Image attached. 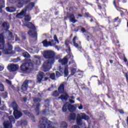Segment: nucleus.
I'll return each mask as SVG.
<instances>
[{
  "label": "nucleus",
  "mask_w": 128,
  "mask_h": 128,
  "mask_svg": "<svg viewBox=\"0 0 128 128\" xmlns=\"http://www.w3.org/2000/svg\"><path fill=\"white\" fill-rule=\"evenodd\" d=\"M124 62H126L127 66L128 67V59L126 58V57H124Z\"/></svg>",
  "instance_id": "39"
},
{
  "label": "nucleus",
  "mask_w": 128,
  "mask_h": 128,
  "mask_svg": "<svg viewBox=\"0 0 128 128\" xmlns=\"http://www.w3.org/2000/svg\"><path fill=\"white\" fill-rule=\"evenodd\" d=\"M72 42L75 48H76L78 50L82 48V46H80V42L78 40V38L76 36H75L73 38Z\"/></svg>",
  "instance_id": "13"
},
{
  "label": "nucleus",
  "mask_w": 128,
  "mask_h": 128,
  "mask_svg": "<svg viewBox=\"0 0 128 128\" xmlns=\"http://www.w3.org/2000/svg\"><path fill=\"white\" fill-rule=\"evenodd\" d=\"M77 100H80V98H77Z\"/></svg>",
  "instance_id": "57"
},
{
  "label": "nucleus",
  "mask_w": 128,
  "mask_h": 128,
  "mask_svg": "<svg viewBox=\"0 0 128 128\" xmlns=\"http://www.w3.org/2000/svg\"><path fill=\"white\" fill-rule=\"evenodd\" d=\"M74 128H80V127L78 126H74Z\"/></svg>",
  "instance_id": "49"
},
{
  "label": "nucleus",
  "mask_w": 128,
  "mask_h": 128,
  "mask_svg": "<svg viewBox=\"0 0 128 128\" xmlns=\"http://www.w3.org/2000/svg\"><path fill=\"white\" fill-rule=\"evenodd\" d=\"M78 108L79 110H82V106L80 105Z\"/></svg>",
  "instance_id": "47"
},
{
  "label": "nucleus",
  "mask_w": 128,
  "mask_h": 128,
  "mask_svg": "<svg viewBox=\"0 0 128 128\" xmlns=\"http://www.w3.org/2000/svg\"><path fill=\"white\" fill-rule=\"evenodd\" d=\"M34 102L35 104H36V110H38V109L40 108V104H38V102H40V98H35L34 100Z\"/></svg>",
  "instance_id": "21"
},
{
  "label": "nucleus",
  "mask_w": 128,
  "mask_h": 128,
  "mask_svg": "<svg viewBox=\"0 0 128 128\" xmlns=\"http://www.w3.org/2000/svg\"><path fill=\"white\" fill-rule=\"evenodd\" d=\"M8 69L10 72H16L18 70V66L16 64H10L8 65Z\"/></svg>",
  "instance_id": "17"
},
{
  "label": "nucleus",
  "mask_w": 128,
  "mask_h": 128,
  "mask_svg": "<svg viewBox=\"0 0 128 128\" xmlns=\"http://www.w3.org/2000/svg\"><path fill=\"white\" fill-rule=\"evenodd\" d=\"M12 110H10V114H12Z\"/></svg>",
  "instance_id": "55"
},
{
  "label": "nucleus",
  "mask_w": 128,
  "mask_h": 128,
  "mask_svg": "<svg viewBox=\"0 0 128 128\" xmlns=\"http://www.w3.org/2000/svg\"><path fill=\"white\" fill-rule=\"evenodd\" d=\"M0 24H2V22H0Z\"/></svg>",
  "instance_id": "62"
},
{
  "label": "nucleus",
  "mask_w": 128,
  "mask_h": 128,
  "mask_svg": "<svg viewBox=\"0 0 128 128\" xmlns=\"http://www.w3.org/2000/svg\"><path fill=\"white\" fill-rule=\"evenodd\" d=\"M68 110L70 112H73L74 110V106L70 104V102H66L62 107V112H66Z\"/></svg>",
  "instance_id": "12"
},
{
  "label": "nucleus",
  "mask_w": 128,
  "mask_h": 128,
  "mask_svg": "<svg viewBox=\"0 0 128 128\" xmlns=\"http://www.w3.org/2000/svg\"><path fill=\"white\" fill-rule=\"evenodd\" d=\"M23 100L25 102H26V98H24Z\"/></svg>",
  "instance_id": "51"
},
{
  "label": "nucleus",
  "mask_w": 128,
  "mask_h": 128,
  "mask_svg": "<svg viewBox=\"0 0 128 128\" xmlns=\"http://www.w3.org/2000/svg\"><path fill=\"white\" fill-rule=\"evenodd\" d=\"M52 96H54L55 98H56V96H60V94L58 93V91H55L53 92Z\"/></svg>",
  "instance_id": "32"
},
{
  "label": "nucleus",
  "mask_w": 128,
  "mask_h": 128,
  "mask_svg": "<svg viewBox=\"0 0 128 128\" xmlns=\"http://www.w3.org/2000/svg\"><path fill=\"white\" fill-rule=\"evenodd\" d=\"M4 85L2 84H0V92H4Z\"/></svg>",
  "instance_id": "34"
},
{
  "label": "nucleus",
  "mask_w": 128,
  "mask_h": 128,
  "mask_svg": "<svg viewBox=\"0 0 128 128\" xmlns=\"http://www.w3.org/2000/svg\"><path fill=\"white\" fill-rule=\"evenodd\" d=\"M64 82L60 85L58 88V90L60 94H62L64 90Z\"/></svg>",
  "instance_id": "20"
},
{
  "label": "nucleus",
  "mask_w": 128,
  "mask_h": 128,
  "mask_svg": "<svg viewBox=\"0 0 128 128\" xmlns=\"http://www.w3.org/2000/svg\"><path fill=\"white\" fill-rule=\"evenodd\" d=\"M46 76H50V78L52 80H54L56 78V74H54V73H52L51 74L47 73Z\"/></svg>",
  "instance_id": "27"
},
{
  "label": "nucleus",
  "mask_w": 128,
  "mask_h": 128,
  "mask_svg": "<svg viewBox=\"0 0 128 128\" xmlns=\"http://www.w3.org/2000/svg\"><path fill=\"white\" fill-rule=\"evenodd\" d=\"M34 6V2L30 3L26 8H24L20 13L18 14L16 16L18 18H22L24 17V21H23L24 26L31 29L28 32V34L31 38H34L35 40H36L38 38V34H36V27L32 22H28L30 20V16L29 14L26 15V11L30 12V10H32Z\"/></svg>",
  "instance_id": "1"
},
{
  "label": "nucleus",
  "mask_w": 128,
  "mask_h": 128,
  "mask_svg": "<svg viewBox=\"0 0 128 128\" xmlns=\"http://www.w3.org/2000/svg\"><path fill=\"white\" fill-rule=\"evenodd\" d=\"M37 80L38 82H41L42 80H48V78L46 77V76H44V72H41L38 74L37 76Z\"/></svg>",
  "instance_id": "14"
},
{
  "label": "nucleus",
  "mask_w": 128,
  "mask_h": 128,
  "mask_svg": "<svg viewBox=\"0 0 128 128\" xmlns=\"http://www.w3.org/2000/svg\"><path fill=\"white\" fill-rule=\"evenodd\" d=\"M6 84H9L10 86L12 85V82L8 80H6Z\"/></svg>",
  "instance_id": "40"
},
{
  "label": "nucleus",
  "mask_w": 128,
  "mask_h": 128,
  "mask_svg": "<svg viewBox=\"0 0 128 128\" xmlns=\"http://www.w3.org/2000/svg\"><path fill=\"white\" fill-rule=\"evenodd\" d=\"M68 66L64 67V70L62 68H60L59 70V72L56 71V76L57 78H60V76H62V74H64V76H68Z\"/></svg>",
  "instance_id": "9"
},
{
  "label": "nucleus",
  "mask_w": 128,
  "mask_h": 128,
  "mask_svg": "<svg viewBox=\"0 0 128 128\" xmlns=\"http://www.w3.org/2000/svg\"><path fill=\"white\" fill-rule=\"evenodd\" d=\"M21 72L26 74L28 72H32V64L30 62V60H28L26 63L22 64L20 68Z\"/></svg>",
  "instance_id": "3"
},
{
  "label": "nucleus",
  "mask_w": 128,
  "mask_h": 128,
  "mask_svg": "<svg viewBox=\"0 0 128 128\" xmlns=\"http://www.w3.org/2000/svg\"><path fill=\"white\" fill-rule=\"evenodd\" d=\"M10 121H5L4 122V128H12V124H14V116H10L8 117Z\"/></svg>",
  "instance_id": "11"
},
{
  "label": "nucleus",
  "mask_w": 128,
  "mask_h": 128,
  "mask_svg": "<svg viewBox=\"0 0 128 128\" xmlns=\"http://www.w3.org/2000/svg\"><path fill=\"white\" fill-rule=\"evenodd\" d=\"M2 26L6 30V34L8 36V40H14V38L12 37V32H10V30H8L10 28V24L6 22H4L2 24Z\"/></svg>",
  "instance_id": "8"
},
{
  "label": "nucleus",
  "mask_w": 128,
  "mask_h": 128,
  "mask_svg": "<svg viewBox=\"0 0 128 128\" xmlns=\"http://www.w3.org/2000/svg\"><path fill=\"white\" fill-rule=\"evenodd\" d=\"M76 69L75 68H71L72 76H74V74H76Z\"/></svg>",
  "instance_id": "28"
},
{
  "label": "nucleus",
  "mask_w": 128,
  "mask_h": 128,
  "mask_svg": "<svg viewBox=\"0 0 128 128\" xmlns=\"http://www.w3.org/2000/svg\"><path fill=\"white\" fill-rule=\"evenodd\" d=\"M62 100H66L68 98H69V102L71 104H74V100H74V96H72L70 97H68V95L66 94V92H64L63 94L59 98H58V99Z\"/></svg>",
  "instance_id": "10"
},
{
  "label": "nucleus",
  "mask_w": 128,
  "mask_h": 128,
  "mask_svg": "<svg viewBox=\"0 0 128 128\" xmlns=\"http://www.w3.org/2000/svg\"><path fill=\"white\" fill-rule=\"evenodd\" d=\"M82 120H88L90 117L88 116H86V114L84 113H80L78 114L77 119H76V122L77 124H78L79 126L80 124H82Z\"/></svg>",
  "instance_id": "7"
},
{
  "label": "nucleus",
  "mask_w": 128,
  "mask_h": 128,
  "mask_svg": "<svg viewBox=\"0 0 128 128\" xmlns=\"http://www.w3.org/2000/svg\"><path fill=\"white\" fill-rule=\"evenodd\" d=\"M9 106L10 108H12L14 110V116H15V118L16 120L20 118L22 116V112L18 110V106L16 102H12L10 105H9Z\"/></svg>",
  "instance_id": "4"
},
{
  "label": "nucleus",
  "mask_w": 128,
  "mask_h": 128,
  "mask_svg": "<svg viewBox=\"0 0 128 128\" xmlns=\"http://www.w3.org/2000/svg\"><path fill=\"white\" fill-rule=\"evenodd\" d=\"M34 58H35L34 62V64H32V68L34 66H40L42 64V57L40 56H34Z\"/></svg>",
  "instance_id": "16"
},
{
  "label": "nucleus",
  "mask_w": 128,
  "mask_h": 128,
  "mask_svg": "<svg viewBox=\"0 0 128 128\" xmlns=\"http://www.w3.org/2000/svg\"><path fill=\"white\" fill-rule=\"evenodd\" d=\"M46 112H48V111L46 110H44L43 112L44 114H47Z\"/></svg>",
  "instance_id": "43"
},
{
  "label": "nucleus",
  "mask_w": 128,
  "mask_h": 128,
  "mask_svg": "<svg viewBox=\"0 0 128 128\" xmlns=\"http://www.w3.org/2000/svg\"><path fill=\"white\" fill-rule=\"evenodd\" d=\"M22 54L24 58H30V54L28 52H24Z\"/></svg>",
  "instance_id": "33"
},
{
  "label": "nucleus",
  "mask_w": 128,
  "mask_h": 128,
  "mask_svg": "<svg viewBox=\"0 0 128 128\" xmlns=\"http://www.w3.org/2000/svg\"><path fill=\"white\" fill-rule=\"evenodd\" d=\"M66 52L68 54V55L66 56L62 60H59V62L62 64H68V60H72L74 58V56H72V54L70 52V48H68L66 50Z\"/></svg>",
  "instance_id": "6"
},
{
  "label": "nucleus",
  "mask_w": 128,
  "mask_h": 128,
  "mask_svg": "<svg viewBox=\"0 0 128 128\" xmlns=\"http://www.w3.org/2000/svg\"><path fill=\"white\" fill-rule=\"evenodd\" d=\"M4 66H0V71L2 72V70H4Z\"/></svg>",
  "instance_id": "41"
},
{
  "label": "nucleus",
  "mask_w": 128,
  "mask_h": 128,
  "mask_svg": "<svg viewBox=\"0 0 128 128\" xmlns=\"http://www.w3.org/2000/svg\"><path fill=\"white\" fill-rule=\"evenodd\" d=\"M30 80H26L22 85V92H26L28 90V84H30Z\"/></svg>",
  "instance_id": "18"
},
{
  "label": "nucleus",
  "mask_w": 128,
  "mask_h": 128,
  "mask_svg": "<svg viewBox=\"0 0 128 128\" xmlns=\"http://www.w3.org/2000/svg\"><path fill=\"white\" fill-rule=\"evenodd\" d=\"M49 104H50V101H48V100H46L44 102L45 106L46 107L48 106Z\"/></svg>",
  "instance_id": "35"
},
{
  "label": "nucleus",
  "mask_w": 128,
  "mask_h": 128,
  "mask_svg": "<svg viewBox=\"0 0 128 128\" xmlns=\"http://www.w3.org/2000/svg\"><path fill=\"white\" fill-rule=\"evenodd\" d=\"M1 104H2V101L0 100V106Z\"/></svg>",
  "instance_id": "56"
},
{
  "label": "nucleus",
  "mask_w": 128,
  "mask_h": 128,
  "mask_svg": "<svg viewBox=\"0 0 128 128\" xmlns=\"http://www.w3.org/2000/svg\"><path fill=\"white\" fill-rule=\"evenodd\" d=\"M33 50H34V52H35V51H34V49H33Z\"/></svg>",
  "instance_id": "61"
},
{
  "label": "nucleus",
  "mask_w": 128,
  "mask_h": 128,
  "mask_svg": "<svg viewBox=\"0 0 128 128\" xmlns=\"http://www.w3.org/2000/svg\"><path fill=\"white\" fill-rule=\"evenodd\" d=\"M119 112L121 114H124V110H118Z\"/></svg>",
  "instance_id": "42"
},
{
  "label": "nucleus",
  "mask_w": 128,
  "mask_h": 128,
  "mask_svg": "<svg viewBox=\"0 0 128 128\" xmlns=\"http://www.w3.org/2000/svg\"><path fill=\"white\" fill-rule=\"evenodd\" d=\"M6 114V116H8V114Z\"/></svg>",
  "instance_id": "63"
},
{
  "label": "nucleus",
  "mask_w": 128,
  "mask_h": 128,
  "mask_svg": "<svg viewBox=\"0 0 128 128\" xmlns=\"http://www.w3.org/2000/svg\"><path fill=\"white\" fill-rule=\"evenodd\" d=\"M70 120H76V114H72L70 115Z\"/></svg>",
  "instance_id": "29"
},
{
  "label": "nucleus",
  "mask_w": 128,
  "mask_h": 128,
  "mask_svg": "<svg viewBox=\"0 0 128 128\" xmlns=\"http://www.w3.org/2000/svg\"><path fill=\"white\" fill-rule=\"evenodd\" d=\"M20 2V3H19V4H21L20 6H22L23 4H26L28 2H30V0H19Z\"/></svg>",
  "instance_id": "22"
},
{
  "label": "nucleus",
  "mask_w": 128,
  "mask_h": 128,
  "mask_svg": "<svg viewBox=\"0 0 128 128\" xmlns=\"http://www.w3.org/2000/svg\"><path fill=\"white\" fill-rule=\"evenodd\" d=\"M110 64H112V62H114L112 61V60H110Z\"/></svg>",
  "instance_id": "52"
},
{
  "label": "nucleus",
  "mask_w": 128,
  "mask_h": 128,
  "mask_svg": "<svg viewBox=\"0 0 128 128\" xmlns=\"http://www.w3.org/2000/svg\"><path fill=\"white\" fill-rule=\"evenodd\" d=\"M56 48H57L58 50H60L58 49V46H56Z\"/></svg>",
  "instance_id": "50"
},
{
  "label": "nucleus",
  "mask_w": 128,
  "mask_h": 128,
  "mask_svg": "<svg viewBox=\"0 0 128 128\" xmlns=\"http://www.w3.org/2000/svg\"><path fill=\"white\" fill-rule=\"evenodd\" d=\"M15 50H16V52H20V46H17L15 48Z\"/></svg>",
  "instance_id": "37"
},
{
  "label": "nucleus",
  "mask_w": 128,
  "mask_h": 128,
  "mask_svg": "<svg viewBox=\"0 0 128 128\" xmlns=\"http://www.w3.org/2000/svg\"><path fill=\"white\" fill-rule=\"evenodd\" d=\"M116 0H114V6H115V8H116L117 10H118V12H120V8H119V7H118L117 6H116Z\"/></svg>",
  "instance_id": "30"
},
{
  "label": "nucleus",
  "mask_w": 128,
  "mask_h": 128,
  "mask_svg": "<svg viewBox=\"0 0 128 128\" xmlns=\"http://www.w3.org/2000/svg\"><path fill=\"white\" fill-rule=\"evenodd\" d=\"M4 35L0 34V50H3L4 48Z\"/></svg>",
  "instance_id": "19"
},
{
  "label": "nucleus",
  "mask_w": 128,
  "mask_h": 128,
  "mask_svg": "<svg viewBox=\"0 0 128 128\" xmlns=\"http://www.w3.org/2000/svg\"><path fill=\"white\" fill-rule=\"evenodd\" d=\"M36 114H37V115L38 116V112H37V113H36Z\"/></svg>",
  "instance_id": "60"
},
{
  "label": "nucleus",
  "mask_w": 128,
  "mask_h": 128,
  "mask_svg": "<svg viewBox=\"0 0 128 128\" xmlns=\"http://www.w3.org/2000/svg\"><path fill=\"white\" fill-rule=\"evenodd\" d=\"M54 40L56 42L54 43V40H51L49 42H48V40H44L42 42L44 46V48H48V46H56V44H60V42L58 39V37H56V35H54Z\"/></svg>",
  "instance_id": "5"
},
{
  "label": "nucleus",
  "mask_w": 128,
  "mask_h": 128,
  "mask_svg": "<svg viewBox=\"0 0 128 128\" xmlns=\"http://www.w3.org/2000/svg\"><path fill=\"white\" fill-rule=\"evenodd\" d=\"M24 112L25 114H26V116H29L30 118H31L32 120L34 119V115L32 114H30L28 112V110H24Z\"/></svg>",
  "instance_id": "25"
},
{
  "label": "nucleus",
  "mask_w": 128,
  "mask_h": 128,
  "mask_svg": "<svg viewBox=\"0 0 128 128\" xmlns=\"http://www.w3.org/2000/svg\"><path fill=\"white\" fill-rule=\"evenodd\" d=\"M12 46L8 43L7 46L3 50L2 52L4 54H10L12 53Z\"/></svg>",
  "instance_id": "15"
},
{
  "label": "nucleus",
  "mask_w": 128,
  "mask_h": 128,
  "mask_svg": "<svg viewBox=\"0 0 128 128\" xmlns=\"http://www.w3.org/2000/svg\"><path fill=\"white\" fill-rule=\"evenodd\" d=\"M4 6V0H0V12H2V8Z\"/></svg>",
  "instance_id": "26"
},
{
  "label": "nucleus",
  "mask_w": 128,
  "mask_h": 128,
  "mask_svg": "<svg viewBox=\"0 0 128 128\" xmlns=\"http://www.w3.org/2000/svg\"><path fill=\"white\" fill-rule=\"evenodd\" d=\"M75 64H76V63L74 62V66H76V65Z\"/></svg>",
  "instance_id": "59"
},
{
  "label": "nucleus",
  "mask_w": 128,
  "mask_h": 128,
  "mask_svg": "<svg viewBox=\"0 0 128 128\" xmlns=\"http://www.w3.org/2000/svg\"><path fill=\"white\" fill-rule=\"evenodd\" d=\"M6 107L4 105L2 107L0 108V110H6Z\"/></svg>",
  "instance_id": "38"
},
{
  "label": "nucleus",
  "mask_w": 128,
  "mask_h": 128,
  "mask_svg": "<svg viewBox=\"0 0 128 128\" xmlns=\"http://www.w3.org/2000/svg\"><path fill=\"white\" fill-rule=\"evenodd\" d=\"M6 10L8 12H16V8L14 7H7L6 8Z\"/></svg>",
  "instance_id": "23"
},
{
  "label": "nucleus",
  "mask_w": 128,
  "mask_h": 128,
  "mask_svg": "<svg viewBox=\"0 0 128 128\" xmlns=\"http://www.w3.org/2000/svg\"><path fill=\"white\" fill-rule=\"evenodd\" d=\"M115 22H116V20H118V17H116V18H115Z\"/></svg>",
  "instance_id": "48"
},
{
  "label": "nucleus",
  "mask_w": 128,
  "mask_h": 128,
  "mask_svg": "<svg viewBox=\"0 0 128 128\" xmlns=\"http://www.w3.org/2000/svg\"><path fill=\"white\" fill-rule=\"evenodd\" d=\"M0 56H2V52H0Z\"/></svg>",
  "instance_id": "58"
},
{
  "label": "nucleus",
  "mask_w": 128,
  "mask_h": 128,
  "mask_svg": "<svg viewBox=\"0 0 128 128\" xmlns=\"http://www.w3.org/2000/svg\"><path fill=\"white\" fill-rule=\"evenodd\" d=\"M14 37L16 38V40H19L20 39L18 38V36L16 35H15Z\"/></svg>",
  "instance_id": "44"
},
{
  "label": "nucleus",
  "mask_w": 128,
  "mask_h": 128,
  "mask_svg": "<svg viewBox=\"0 0 128 128\" xmlns=\"http://www.w3.org/2000/svg\"><path fill=\"white\" fill-rule=\"evenodd\" d=\"M81 31L82 32H86V29H84V28H82Z\"/></svg>",
  "instance_id": "45"
},
{
  "label": "nucleus",
  "mask_w": 128,
  "mask_h": 128,
  "mask_svg": "<svg viewBox=\"0 0 128 128\" xmlns=\"http://www.w3.org/2000/svg\"><path fill=\"white\" fill-rule=\"evenodd\" d=\"M3 98H8V92H5L4 93L3 95Z\"/></svg>",
  "instance_id": "36"
},
{
  "label": "nucleus",
  "mask_w": 128,
  "mask_h": 128,
  "mask_svg": "<svg viewBox=\"0 0 128 128\" xmlns=\"http://www.w3.org/2000/svg\"><path fill=\"white\" fill-rule=\"evenodd\" d=\"M67 126H68V124H66V122H62L61 128H66Z\"/></svg>",
  "instance_id": "31"
},
{
  "label": "nucleus",
  "mask_w": 128,
  "mask_h": 128,
  "mask_svg": "<svg viewBox=\"0 0 128 128\" xmlns=\"http://www.w3.org/2000/svg\"><path fill=\"white\" fill-rule=\"evenodd\" d=\"M52 88H54V87L52 86L50 88H48V90H52Z\"/></svg>",
  "instance_id": "46"
},
{
  "label": "nucleus",
  "mask_w": 128,
  "mask_h": 128,
  "mask_svg": "<svg viewBox=\"0 0 128 128\" xmlns=\"http://www.w3.org/2000/svg\"><path fill=\"white\" fill-rule=\"evenodd\" d=\"M24 124H27L26 121H24Z\"/></svg>",
  "instance_id": "53"
},
{
  "label": "nucleus",
  "mask_w": 128,
  "mask_h": 128,
  "mask_svg": "<svg viewBox=\"0 0 128 128\" xmlns=\"http://www.w3.org/2000/svg\"><path fill=\"white\" fill-rule=\"evenodd\" d=\"M70 21L71 22H72L73 24L76 22V19H75L74 14L70 15Z\"/></svg>",
  "instance_id": "24"
},
{
  "label": "nucleus",
  "mask_w": 128,
  "mask_h": 128,
  "mask_svg": "<svg viewBox=\"0 0 128 128\" xmlns=\"http://www.w3.org/2000/svg\"><path fill=\"white\" fill-rule=\"evenodd\" d=\"M78 16H80V17L82 16V14H79L78 15Z\"/></svg>",
  "instance_id": "54"
},
{
  "label": "nucleus",
  "mask_w": 128,
  "mask_h": 128,
  "mask_svg": "<svg viewBox=\"0 0 128 128\" xmlns=\"http://www.w3.org/2000/svg\"><path fill=\"white\" fill-rule=\"evenodd\" d=\"M55 56L56 53L52 50H46L43 52V56L44 58L49 59L44 62L42 65V68L44 72H48L52 68V64H54V60H58V58L54 56Z\"/></svg>",
  "instance_id": "2"
}]
</instances>
